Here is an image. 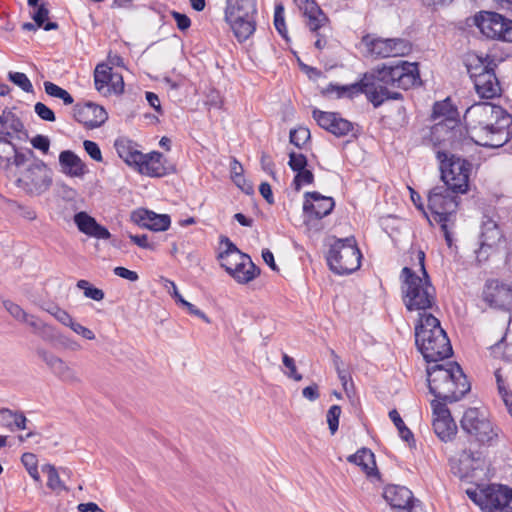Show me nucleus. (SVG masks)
Wrapping results in <instances>:
<instances>
[{"label": "nucleus", "instance_id": "f257e3e1", "mask_svg": "<svg viewBox=\"0 0 512 512\" xmlns=\"http://www.w3.org/2000/svg\"><path fill=\"white\" fill-rule=\"evenodd\" d=\"M420 83L418 65L398 60L393 65L384 64L374 73L365 74L359 82L349 85L329 84L322 93L328 97L353 98L364 93L367 99L379 107L389 99L397 100L399 92H391L388 86L409 89Z\"/></svg>", "mask_w": 512, "mask_h": 512}, {"label": "nucleus", "instance_id": "f03ea898", "mask_svg": "<svg viewBox=\"0 0 512 512\" xmlns=\"http://www.w3.org/2000/svg\"><path fill=\"white\" fill-rule=\"evenodd\" d=\"M467 133L477 145L499 148L510 139L512 117L501 106L474 103L464 114Z\"/></svg>", "mask_w": 512, "mask_h": 512}, {"label": "nucleus", "instance_id": "7ed1b4c3", "mask_svg": "<svg viewBox=\"0 0 512 512\" xmlns=\"http://www.w3.org/2000/svg\"><path fill=\"white\" fill-rule=\"evenodd\" d=\"M417 258L421 276L409 267H404L400 274L401 294L408 311H417L420 318L436 303V290L425 269V253L418 251Z\"/></svg>", "mask_w": 512, "mask_h": 512}, {"label": "nucleus", "instance_id": "20e7f679", "mask_svg": "<svg viewBox=\"0 0 512 512\" xmlns=\"http://www.w3.org/2000/svg\"><path fill=\"white\" fill-rule=\"evenodd\" d=\"M427 374L429 390L436 397L435 400L457 402L470 391V383L456 362L429 363Z\"/></svg>", "mask_w": 512, "mask_h": 512}, {"label": "nucleus", "instance_id": "39448f33", "mask_svg": "<svg viewBox=\"0 0 512 512\" xmlns=\"http://www.w3.org/2000/svg\"><path fill=\"white\" fill-rule=\"evenodd\" d=\"M415 342L428 363L439 362L452 354V347L440 321L431 313L423 315L415 327Z\"/></svg>", "mask_w": 512, "mask_h": 512}, {"label": "nucleus", "instance_id": "423d86ee", "mask_svg": "<svg viewBox=\"0 0 512 512\" xmlns=\"http://www.w3.org/2000/svg\"><path fill=\"white\" fill-rule=\"evenodd\" d=\"M494 62L489 56L470 55L466 67L477 95L482 99L501 96L502 88L494 71Z\"/></svg>", "mask_w": 512, "mask_h": 512}, {"label": "nucleus", "instance_id": "0eeeda50", "mask_svg": "<svg viewBox=\"0 0 512 512\" xmlns=\"http://www.w3.org/2000/svg\"><path fill=\"white\" fill-rule=\"evenodd\" d=\"M256 0H226L224 19L239 42L246 41L256 30Z\"/></svg>", "mask_w": 512, "mask_h": 512}, {"label": "nucleus", "instance_id": "6e6552de", "mask_svg": "<svg viewBox=\"0 0 512 512\" xmlns=\"http://www.w3.org/2000/svg\"><path fill=\"white\" fill-rule=\"evenodd\" d=\"M361 252L353 237L336 239L331 244L327 263L331 271L338 275H346L356 271L360 267Z\"/></svg>", "mask_w": 512, "mask_h": 512}, {"label": "nucleus", "instance_id": "1a4fd4ad", "mask_svg": "<svg viewBox=\"0 0 512 512\" xmlns=\"http://www.w3.org/2000/svg\"><path fill=\"white\" fill-rule=\"evenodd\" d=\"M441 179L452 191L465 193L468 188L470 164L440 149L435 150Z\"/></svg>", "mask_w": 512, "mask_h": 512}, {"label": "nucleus", "instance_id": "9d476101", "mask_svg": "<svg viewBox=\"0 0 512 512\" xmlns=\"http://www.w3.org/2000/svg\"><path fill=\"white\" fill-rule=\"evenodd\" d=\"M453 193L455 192L444 184L434 187L428 195V208L431 211L432 219L440 224L448 245H451V238L447 223L458 205Z\"/></svg>", "mask_w": 512, "mask_h": 512}, {"label": "nucleus", "instance_id": "9b49d317", "mask_svg": "<svg viewBox=\"0 0 512 512\" xmlns=\"http://www.w3.org/2000/svg\"><path fill=\"white\" fill-rule=\"evenodd\" d=\"M460 425L464 432L481 444L492 445L498 438V428L492 424L484 409L468 408Z\"/></svg>", "mask_w": 512, "mask_h": 512}, {"label": "nucleus", "instance_id": "f8f14e48", "mask_svg": "<svg viewBox=\"0 0 512 512\" xmlns=\"http://www.w3.org/2000/svg\"><path fill=\"white\" fill-rule=\"evenodd\" d=\"M475 25L487 38L512 42V20L495 12H481L475 16Z\"/></svg>", "mask_w": 512, "mask_h": 512}, {"label": "nucleus", "instance_id": "ddd939ff", "mask_svg": "<svg viewBox=\"0 0 512 512\" xmlns=\"http://www.w3.org/2000/svg\"><path fill=\"white\" fill-rule=\"evenodd\" d=\"M16 183L28 192L46 190L51 184L46 164L41 160H33L21 171Z\"/></svg>", "mask_w": 512, "mask_h": 512}, {"label": "nucleus", "instance_id": "4468645a", "mask_svg": "<svg viewBox=\"0 0 512 512\" xmlns=\"http://www.w3.org/2000/svg\"><path fill=\"white\" fill-rule=\"evenodd\" d=\"M94 85L103 96L119 95L124 91V81L120 73L114 72L107 64H98L94 71Z\"/></svg>", "mask_w": 512, "mask_h": 512}, {"label": "nucleus", "instance_id": "2eb2a0df", "mask_svg": "<svg viewBox=\"0 0 512 512\" xmlns=\"http://www.w3.org/2000/svg\"><path fill=\"white\" fill-rule=\"evenodd\" d=\"M363 42L373 55L381 58L404 56L411 50L409 42L401 38L370 39L366 36Z\"/></svg>", "mask_w": 512, "mask_h": 512}, {"label": "nucleus", "instance_id": "dca6fc26", "mask_svg": "<svg viewBox=\"0 0 512 512\" xmlns=\"http://www.w3.org/2000/svg\"><path fill=\"white\" fill-rule=\"evenodd\" d=\"M482 299L491 308L512 311V285L488 280L483 288Z\"/></svg>", "mask_w": 512, "mask_h": 512}, {"label": "nucleus", "instance_id": "f3484780", "mask_svg": "<svg viewBox=\"0 0 512 512\" xmlns=\"http://www.w3.org/2000/svg\"><path fill=\"white\" fill-rule=\"evenodd\" d=\"M447 402L438 400L431 401L432 408V426L435 434L442 441L451 440L457 431V426L451 416L450 410L446 406Z\"/></svg>", "mask_w": 512, "mask_h": 512}, {"label": "nucleus", "instance_id": "a211bd4d", "mask_svg": "<svg viewBox=\"0 0 512 512\" xmlns=\"http://www.w3.org/2000/svg\"><path fill=\"white\" fill-rule=\"evenodd\" d=\"M38 355L51 369L52 373L62 382L70 385L81 383L78 372L62 358L46 350L38 351Z\"/></svg>", "mask_w": 512, "mask_h": 512}, {"label": "nucleus", "instance_id": "6ab92c4d", "mask_svg": "<svg viewBox=\"0 0 512 512\" xmlns=\"http://www.w3.org/2000/svg\"><path fill=\"white\" fill-rule=\"evenodd\" d=\"M313 118L317 124L336 137L347 136L353 130V124L334 112L313 110Z\"/></svg>", "mask_w": 512, "mask_h": 512}, {"label": "nucleus", "instance_id": "aec40b11", "mask_svg": "<svg viewBox=\"0 0 512 512\" xmlns=\"http://www.w3.org/2000/svg\"><path fill=\"white\" fill-rule=\"evenodd\" d=\"M304 198L303 211L309 218L321 219L329 215L335 206L333 198L318 192H306Z\"/></svg>", "mask_w": 512, "mask_h": 512}, {"label": "nucleus", "instance_id": "412c9836", "mask_svg": "<svg viewBox=\"0 0 512 512\" xmlns=\"http://www.w3.org/2000/svg\"><path fill=\"white\" fill-rule=\"evenodd\" d=\"M220 245L223 250L218 254L221 267L227 272L232 271L234 267L244 266L243 262L249 264V256L242 253L234 243L227 237H222Z\"/></svg>", "mask_w": 512, "mask_h": 512}, {"label": "nucleus", "instance_id": "4be33fe9", "mask_svg": "<svg viewBox=\"0 0 512 512\" xmlns=\"http://www.w3.org/2000/svg\"><path fill=\"white\" fill-rule=\"evenodd\" d=\"M502 239V233L497 223L492 219H487L481 227L480 248L476 251L479 261L488 257L487 250L495 247Z\"/></svg>", "mask_w": 512, "mask_h": 512}, {"label": "nucleus", "instance_id": "5701e85b", "mask_svg": "<svg viewBox=\"0 0 512 512\" xmlns=\"http://www.w3.org/2000/svg\"><path fill=\"white\" fill-rule=\"evenodd\" d=\"M133 221L141 227L152 231H165L169 228L171 220L167 214H157L146 209H139L132 213Z\"/></svg>", "mask_w": 512, "mask_h": 512}, {"label": "nucleus", "instance_id": "b1692460", "mask_svg": "<svg viewBox=\"0 0 512 512\" xmlns=\"http://www.w3.org/2000/svg\"><path fill=\"white\" fill-rule=\"evenodd\" d=\"M512 488L505 485L492 484L486 488L485 510L496 512L497 509L510 504Z\"/></svg>", "mask_w": 512, "mask_h": 512}, {"label": "nucleus", "instance_id": "393cba45", "mask_svg": "<svg viewBox=\"0 0 512 512\" xmlns=\"http://www.w3.org/2000/svg\"><path fill=\"white\" fill-rule=\"evenodd\" d=\"M164 156L160 152L142 153L141 160L137 163V170L150 177H162L168 173L164 164Z\"/></svg>", "mask_w": 512, "mask_h": 512}, {"label": "nucleus", "instance_id": "a878e982", "mask_svg": "<svg viewBox=\"0 0 512 512\" xmlns=\"http://www.w3.org/2000/svg\"><path fill=\"white\" fill-rule=\"evenodd\" d=\"M27 156L19 152L6 137H0V168L8 169L12 165L21 168L27 162Z\"/></svg>", "mask_w": 512, "mask_h": 512}, {"label": "nucleus", "instance_id": "bb28decb", "mask_svg": "<svg viewBox=\"0 0 512 512\" xmlns=\"http://www.w3.org/2000/svg\"><path fill=\"white\" fill-rule=\"evenodd\" d=\"M76 119L88 128H97L105 123L108 114L102 106L86 103L76 112Z\"/></svg>", "mask_w": 512, "mask_h": 512}, {"label": "nucleus", "instance_id": "cd10ccee", "mask_svg": "<svg viewBox=\"0 0 512 512\" xmlns=\"http://www.w3.org/2000/svg\"><path fill=\"white\" fill-rule=\"evenodd\" d=\"M383 497L393 509L404 510L414 500L412 492L400 485H388L384 488Z\"/></svg>", "mask_w": 512, "mask_h": 512}, {"label": "nucleus", "instance_id": "c85d7f7f", "mask_svg": "<svg viewBox=\"0 0 512 512\" xmlns=\"http://www.w3.org/2000/svg\"><path fill=\"white\" fill-rule=\"evenodd\" d=\"M303 15L307 18V26L316 32L326 22L327 18L314 0H294Z\"/></svg>", "mask_w": 512, "mask_h": 512}, {"label": "nucleus", "instance_id": "c756f323", "mask_svg": "<svg viewBox=\"0 0 512 512\" xmlns=\"http://www.w3.org/2000/svg\"><path fill=\"white\" fill-rule=\"evenodd\" d=\"M59 163L62 172L71 177H80L85 173V165L72 151L65 150L59 155Z\"/></svg>", "mask_w": 512, "mask_h": 512}, {"label": "nucleus", "instance_id": "7c9ffc66", "mask_svg": "<svg viewBox=\"0 0 512 512\" xmlns=\"http://www.w3.org/2000/svg\"><path fill=\"white\" fill-rule=\"evenodd\" d=\"M347 461L360 466L368 477L378 476L375 457L369 449L362 448L358 450L355 454L348 456Z\"/></svg>", "mask_w": 512, "mask_h": 512}, {"label": "nucleus", "instance_id": "2f4dec72", "mask_svg": "<svg viewBox=\"0 0 512 512\" xmlns=\"http://www.w3.org/2000/svg\"><path fill=\"white\" fill-rule=\"evenodd\" d=\"M455 121L446 118L443 121L437 122L431 129V141L434 146H439L446 141H450L454 136L453 127Z\"/></svg>", "mask_w": 512, "mask_h": 512}, {"label": "nucleus", "instance_id": "473e14b6", "mask_svg": "<svg viewBox=\"0 0 512 512\" xmlns=\"http://www.w3.org/2000/svg\"><path fill=\"white\" fill-rule=\"evenodd\" d=\"M243 264V267H234L232 271L228 272L238 283L241 284L252 281L260 273V270L252 262L251 258H249V264L245 262H243Z\"/></svg>", "mask_w": 512, "mask_h": 512}, {"label": "nucleus", "instance_id": "72a5a7b5", "mask_svg": "<svg viewBox=\"0 0 512 512\" xmlns=\"http://www.w3.org/2000/svg\"><path fill=\"white\" fill-rule=\"evenodd\" d=\"M115 148L120 158H122L128 165L135 167L142 158V153L136 149H133L131 144L124 140H117L115 142Z\"/></svg>", "mask_w": 512, "mask_h": 512}, {"label": "nucleus", "instance_id": "f704fd0d", "mask_svg": "<svg viewBox=\"0 0 512 512\" xmlns=\"http://www.w3.org/2000/svg\"><path fill=\"white\" fill-rule=\"evenodd\" d=\"M2 126L0 129V137L9 139L13 133H21L24 130L22 121L13 113H4L2 115Z\"/></svg>", "mask_w": 512, "mask_h": 512}, {"label": "nucleus", "instance_id": "c9c22d12", "mask_svg": "<svg viewBox=\"0 0 512 512\" xmlns=\"http://www.w3.org/2000/svg\"><path fill=\"white\" fill-rule=\"evenodd\" d=\"M42 472L47 475V487L56 493L67 491V487L60 479L59 471L54 465L45 464L41 468Z\"/></svg>", "mask_w": 512, "mask_h": 512}, {"label": "nucleus", "instance_id": "e433bc0d", "mask_svg": "<svg viewBox=\"0 0 512 512\" xmlns=\"http://www.w3.org/2000/svg\"><path fill=\"white\" fill-rule=\"evenodd\" d=\"M22 323L27 324L34 334L43 339H49L52 336V327L34 315L28 314Z\"/></svg>", "mask_w": 512, "mask_h": 512}, {"label": "nucleus", "instance_id": "4c0bfd02", "mask_svg": "<svg viewBox=\"0 0 512 512\" xmlns=\"http://www.w3.org/2000/svg\"><path fill=\"white\" fill-rule=\"evenodd\" d=\"M49 10L45 4H40L37 9H34L32 13V18L35 21V24L39 28H43L45 31L55 30L58 28V24L56 22H51L46 20L48 19Z\"/></svg>", "mask_w": 512, "mask_h": 512}, {"label": "nucleus", "instance_id": "58836bf2", "mask_svg": "<svg viewBox=\"0 0 512 512\" xmlns=\"http://www.w3.org/2000/svg\"><path fill=\"white\" fill-rule=\"evenodd\" d=\"M44 88L49 96L61 99L65 105H71L74 102L73 97L65 89L52 82L46 81Z\"/></svg>", "mask_w": 512, "mask_h": 512}, {"label": "nucleus", "instance_id": "ea45409f", "mask_svg": "<svg viewBox=\"0 0 512 512\" xmlns=\"http://www.w3.org/2000/svg\"><path fill=\"white\" fill-rule=\"evenodd\" d=\"M389 417L394 425L398 429L399 436L405 441L410 443L414 441L413 433L410 431L408 427H406L404 421L402 420L400 414L396 410H391L389 412Z\"/></svg>", "mask_w": 512, "mask_h": 512}, {"label": "nucleus", "instance_id": "a19ab883", "mask_svg": "<svg viewBox=\"0 0 512 512\" xmlns=\"http://www.w3.org/2000/svg\"><path fill=\"white\" fill-rule=\"evenodd\" d=\"M74 222L77 225L78 229L88 236L90 235L95 224L97 223V221L93 217L88 215L86 212L76 213L74 216Z\"/></svg>", "mask_w": 512, "mask_h": 512}, {"label": "nucleus", "instance_id": "79ce46f5", "mask_svg": "<svg viewBox=\"0 0 512 512\" xmlns=\"http://www.w3.org/2000/svg\"><path fill=\"white\" fill-rule=\"evenodd\" d=\"M290 143L298 148H302L304 144L310 139V130L306 127H298L290 131Z\"/></svg>", "mask_w": 512, "mask_h": 512}, {"label": "nucleus", "instance_id": "37998d69", "mask_svg": "<svg viewBox=\"0 0 512 512\" xmlns=\"http://www.w3.org/2000/svg\"><path fill=\"white\" fill-rule=\"evenodd\" d=\"M77 287L83 290L85 297L93 299L95 301H101L104 299V292L96 287L90 285L87 280H79Z\"/></svg>", "mask_w": 512, "mask_h": 512}, {"label": "nucleus", "instance_id": "c03bdc74", "mask_svg": "<svg viewBox=\"0 0 512 512\" xmlns=\"http://www.w3.org/2000/svg\"><path fill=\"white\" fill-rule=\"evenodd\" d=\"M9 80L25 92H32L33 86L28 77L21 72H9Z\"/></svg>", "mask_w": 512, "mask_h": 512}, {"label": "nucleus", "instance_id": "a18cd8bd", "mask_svg": "<svg viewBox=\"0 0 512 512\" xmlns=\"http://www.w3.org/2000/svg\"><path fill=\"white\" fill-rule=\"evenodd\" d=\"M3 306L5 310L18 322L22 323L28 315V313L25 312L22 307L10 300H4Z\"/></svg>", "mask_w": 512, "mask_h": 512}, {"label": "nucleus", "instance_id": "49530a36", "mask_svg": "<svg viewBox=\"0 0 512 512\" xmlns=\"http://www.w3.org/2000/svg\"><path fill=\"white\" fill-rule=\"evenodd\" d=\"M341 415V407L338 405H333L329 408L327 412V423L329 426V430L331 434H335L339 425V417Z\"/></svg>", "mask_w": 512, "mask_h": 512}, {"label": "nucleus", "instance_id": "de8ad7c7", "mask_svg": "<svg viewBox=\"0 0 512 512\" xmlns=\"http://www.w3.org/2000/svg\"><path fill=\"white\" fill-rule=\"evenodd\" d=\"M284 8L282 5H277L274 12V26L279 34L287 38V29L284 21Z\"/></svg>", "mask_w": 512, "mask_h": 512}, {"label": "nucleus", "instance_id": "09e8293b", "mask_svg": "<svg viewBox=\"0 0 512 512\" xmlns=\"http://www.w3.org/2000/svg\"><path fill=\"white\" fill-rule=\"evenodd\" d=\"M296 173L297 174L294 177L293 184L297 191L300 190L303 184H311L314 180L313 173L306 168H304L303 170H299Z\"/></svg>", "mask_w": 512, "mask_h": 512}, {"label": "nucleus", "instance_id": "8fccbe9b", "mask_svg": "<svg viewBox=\"0 0 512 512\" xmlns=\"http://www.w3.org/2000/svg\"><path fill=\"white\" fill-rule=\"evenodd\" d=\"M288 165L294 172L303 170L307 166V158L303 154L290 152Z\"/></svg>", "mask_w": 512, "mask_h": 512}, {"label": "nucleus", "instance_id": "3c124183", "mask_svg": "<svg viewBox=\"0 0 512 512\" xmlns=\"http://www.w3.org/2000/svg\"><path fill=\"white\" fill-rule=\"evenodd\" d=\"M48 312L54 316V318L59 321L61 324L67 327H71L73 322L75 321L73 317L64 309H61L59 307H53L51 310H48Z\"/></svg>", "mask_w": 512, "mask_h": 512}, {"label": "nucleus", "instance_id": "603ef678", "mask_svg": "<svg viewBox=\"0 0 512 512\" xmlns=\"http://www.w3.org/2000/svg\"><path fill=\"white\" fill-rule=\"evenodd\" d=\"M83 146H84V149H85L86 153L94 161H97V162H102L103 161L101 150L99 148V145L96 142L91 141V140H85L83 142Z\"/></svg>", "mask_w": 512, "mask_h": 512}, {"label": "nucleus", "instance_id": "864d4df0", "mask_svg": "<svg viewBox=\"0 0 512 512\" xmlns=\"http://www.w3.org/2000/svg\"><path fill=\"white\" fill-rule=\"evenodd\" d=\"M283 364L287 368L288 371L285 372V374L294 379L295 381L302 380V375L297 372L295 361L292 357L288 356L287 354L283 355Z\"/></svg>", "mask_w": 512, "mask_h": 512}, {"label": "nucleus", "instance_id": "5fc2aeb1", "mask_svg": "<svg viewBox=\"0 0 512 512\" xmlns=\"http://www.w3.org/2000/svg\"><path fill=\"white\" fill-rule=\"evenodd\" d=\"M34 111L44 121H55L54 112L42 102H37L35 104Z\"/></svg>", "mask_w": 512, "mask_h": 512}, {"label": "nucleus", "instance_id": "6e6d98bb", "mask_svg": "<svg viewBox=\"0 0 512 512\" xmlns=\"http://www.w3.org/2000/svg\"><path fill=\"white\" fill-rule=\"evenodd\" d=\"M31 145L43 153H47L50 147V140L47 136L44 135H36L31 139Z\"/></svg>", "mask_w": 512, "mask_h": 512}, {"label": "nucleus", "instance_id": "4d7b16f0", "mask_svg": "<svg viewBox=\"0 0 512 512\" xmlns=\"http://www.w3.org/2000/svg\"><path fill=\"white\" fill-rule=\"evenodd\" d=\"M70 329L75 332L76 334L80 335L81 337H83L84 339H87V340H94L95 339V334L94 332L81 325L80 323L74 321L73 324L71 325Z\"/></svg>", "mask_w": 512, "mask_h": 512}, {"label": "nucleus", "instance_id": "13d9d810", "mask_svg": "<svg viewBox=\"0 0 512 512\" xmlns=\"http://www.w3.org/2000/svg\"><path fill=\"white\" fill-rule=\"evenodd\" d=\"M466 494L474 503H476L482 509L485 510L486 489L481 491H478L476 489H468L466 490Z\"/></svg>", "mask_w": 512, "mask_h": 512}, {"label": "nucleus", "instance_id": "bf43d9fd", "mask_svg": "<svg viewBox=\"0 0 512 512\" xmlns=\"http://www.w3.org/2000/svg\"><path fill=\"white\" fill-rule=\"evenodd\" d=\"M181 306L183 308H185L189 314L202 319L206 323H210V319L208 318V316L203 311L198 309L195 305H193L192 303H190L186 300H181Z\"/></svg>", "mask_w": 512, "mask_h": 512}, {"label": "nucleus", "instance_id": "052dcab7", "mask_svg": "<svg viewBox=\"0 0 512 512\" xmlns=\"http://www.w3.org/2000/svg\"><path fill=\"white\" fill-rule=\"evenodd\" d=\"M15 411L8 408L0 409V426L11 430Z\"/></svg>", "mask_w": 512, "mask_h": 512}, {"label": "nucleus", "instance_id": "680f3d73", "mask_svg": "<svg viewBox=\"0 0 512 512\" xmlns=\"http://www.w3.org/2000/svg\"><path fill=\"white\" fill-rule=\"evenodd\" d=\"M496 380L498 383L499 392L502 395L503 401L505 402L506 406L508 407L509 413L512 416V395H510L503 387H502V380L501 375L499 371L495 373Z\"/></svg>", "mask_w": 512, "mask_h": 512}, {"label": "nucleus", "instance_id": "e2e57ef3", "mask_svg": "<svg viewBox=\"0 0 512 512\" xmlns=\"http://www.w3.org/2000/svg\"><path fill=\"white\" fill-rule=\"evenodd\" d=\"M113 272L116 276L127 279L131 282H135L139 279V276L135 271L129 270L125 267H115Z\"/></svg>", "mask_w": 512, "mask_h": 512}, {"label": "nucleus", "instance_id": "0e129e2a", "mask_svg": "<svg viewBox=\"0 0 512 512\" xmlns=\"http://www.w3.org/2000/svg\"><path fill=\"white\" fill-rule=\"evenodd\" d=\"M27 418L22 412L15 411L12 428L10 431L24 430L27 428Z\"/></svg>", "mask_w": 512, "mask_h": 512}, {"label": "nucleus", "instance_id": "69168bd1", "mask_svg": "<svg viewBox=\"0 0 512 512\" xmlns=\"http://www.w3.org/2000/svg\"><path fill=\"white\" fill-rule=\"evenodd\" d=\"M231 178L236 186L239 187L243 192L249 194L253 191L252 185L246 181L243 174L235 175Z\"/></svg>", "mask_w": 512, "mask_h": 512}, {"label": "nucleus", "instance_id": "338daca9", "mask_svg": "<svg viewBox=\"0 0 512 512\" xmlns=\"http://www.w3.org/2000/svg\"><path fill=\"white\" fill-rule=\"evenodd\" d=\"M172 16H173L174 20L176 21L177 27L180 30L183 31L190 27L191 21L188 18V16H186L185 14H181L179 12H173Z\"/></svg>", "mask_w": 512, "mask_h": 512}, {"label": "nucleus", "instance_id": "774afa93", "mask_svg": "<svg viewBox=\"0 0 512 512\" xmlns=\"http://www.w3.org/2000/svg\"><path fill=\"white\" fill-rule=\"evenodd\" d=\"M89 236L97 239H109L111 237V234L107 228L96 223Z\"/></svg>", "mask_w": 512, "mask_h": 512}]
</instances>
